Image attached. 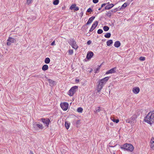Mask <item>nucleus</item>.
Returning <instances> with one entry per match:
<instances>
[{
  "instance_id": "obj_1",
  "label": "nucleus",
  "mask_w": 154,
  "mask_h": 154,
  "mask_svg": "<svg viewBox=\"0 0 154 154\" xmlns=\"http://www.w3.org/2000/svg\"><path fill=\"white\" fill-rule=\"evenodd\" d=\"M145 122L150 125L153 123L154 121V111H151L144 118Z\"/></svg>"
},
{
  "instance_id": "obj_2",
  "label": "nucleus",
  "mask_w": 154,
  "mask_h": 154,
  "mask_svg": "<svg viewBox=\"0 0 154 154\" xmlns=\"http://www.w3.org/2000/svg\"><path fill=\"white\" fill-rule=\"evenodd\" d=\"M110 77H106L102 79L101 80H99L97 82V91L98 92H100L103 88L104 85L105 84L106 82H107Z\"/></svg>"
},
{
  "instance_id": "obj_3",
  "label": "nucleus",
  "mask_w": 154,
  "mask_h": 154,
  "mask_svg": "<svg viewBox=\"0 0 154 154\" xmlns=\"http://www.w3.org/2000/svg\"><path fill=\"white\" fill-rule=\"evenodd\" d=\"M120 148L124 150L132 152L134 150V147L132 144L129 143H125L122 146H121Z\"/></svg>"
},
{
  "instance_id": "obj_4",
  "label": "nucleus",
  "mask_w": 154,
  "mask_h": 154,
  "mask_svg": "<svg viewBox=\"0 0 154 154\" xmlns=\"http://www.w3.org/2000/svg\"><path fill=\"white\" fill-rule=\"evenodd\" d=\"M68 42L72 47L75 49H77L79 47L75 40L73 38H71L69 39Z\"/></svg>"
},
{
  "instance_id": "obj_5",
  "label": "nucleus",
  "mask_w": 154,
  "mask_h": 154,
  "mask_svg": "<svg viewBox=\"0 0 154 154\" xmlns=\"http://www.w3.org/2000/svg\"><path fill=\"white\" fill-rule=\"evenodd\" d=\"M78 88V86H76L72 87L69 91L68 95L70 96H72L74 93L77 91Z\"/></svg>"
},
{
  "instance_id": "obj_6",
  "label": "nucleus",
  "mask_w": 154,
  "mask_h": 154,
  "mask_svg": "<svg viewBox=\"0 0 154 154\" xmlns=\"http://www.w3.org/2000/svg\"><path fill=\"white\" fill-rule=\"evenodd\" d=\"M33 127L34 129L36 130L42 129L44 127L41 124H38L36 122L35 123L33 124Z\"/></svg>"
},
{
  "instance_id": "obj_7",
  "label": "nucleus",
  "mask_w": 154,
  "mask_h": 154,
  "mask_svg": "<svg viewBox=\"0 0 154 154\" xmlns=\"http://www.w3.org/2000/svg\"><path fill=\"white\" fill-rule=\"evenodd\" d=\"M41 121H42L43 123L45 125V126L47 127H49V125L50 123L51 122L50 120L48 118H42L41 119Z\"/></svg>"
},
{
  "instance_id": "obj_8",
  "label": "nucleus",
  "mask_w": 154,
  "mask_h": 154,
  "mask_svg": "<svg viewBox=\"0 0 154 154\" xmlns=\"http://www.w3.org/2000/svg\"><path fill=\"white\" fill-rule=\"evenodd\" d=\"M136 115H134L130 118L126 120V122L131 124L134 123L136 122Z\"/></svg>"
},
{
  "instance_id": "obj_9",
  "label": "nucleus",
  "mask_w": 154,
  "mask_h": 154,
  "mask_svg": "<svg viewBox=\"0 0 154 154\" xmlns=\"http://www.w3.org/2000/svg\"><path fill=\"white\" fill-rule=\"evenodd\" d=\"M60 106L64 111H66L68 108L69 104L67 102H63L60 104Z\"/></svg>"
},
{
  "instance_id": "obj_10",
  "label": "nucleus",
  "mask_w": 154,
  "mask_h": 154,
  "mask_svg": "<svg viewBox=\"0 0 154 154\" xmlns=\"http://www.w3.org/2000/svg\"><path fill=\"white\" fill-rule=\"evenodd\" d=\"M98 24V22L97 21H95L94 23L92 25V26L91 28L89 31H92L96 27Z\"/></svg>"
},
{
  "instance_id": "obj_11",
  "label": "nucleus",
  "mask_w": 154,
  "mask_h": 154,
  "mask_svg": "<svg viewBox=\"0 0 154 154\" xmlns=\"http://www.w3.org/2000/svg\"><path fill=\"white\" fill-rule=\"evenodd\" d=\"M95 18V17L94 16H92L90 18L87 23L85 24L83 26V27H85L87 25H88L91 24L94 19Z\"/></svg>"
},
{
  "instance_id": "obj_12",
  "label": "nucleus",
  "mask_w": 154,
  "mask_h": 154,
  "mask_svg": "<svg viewBox=\"0 0 154 154\" xmlns=\"http://www.w3.org/2000/svg\"><path fill=\"white\" fill-rule=\"evenodd\" d=\"M108 4L105 7V10H109L112 8L114 6V5L113 4H109V2L107 3Z\"/></svg>"
},
{
  "instance_id": "obj_13",
  "label": "nucleus",
  "mask_w": 154,
  "mask_h": 154,
  "mask_svg": "<svg viewBox=\"0 0 154 154\" xmlns=\"http://www.w3.org/2000/svg\"><path fill=\"white\" fill-rule=\"evenodd\" d=\"M94 53L92 52H88L87 54L86 58L88 60H89L92 57Z\"/></svg>"
},
{
  "instance_id": "obj_14",
  "label": "nucleus",
  "mask_w": 154,
  "mask_h": 154,
  "mask_svg": "<svg viewBox=\"0 0 154 154\" xmlns=\"http://www.w3.org/2000/svg\"><path fill=\"white\" fill-rule=\"evenodd\" d=\"M116 67H114L112 68L108 71H107L106 73V74H108L109 73H114L116 72Z\"/></svg>"
},
{
  "instance_id": "obj_15",
  "label": "nucleus",
  "mask_w": 154,
  "mask_h": 154,
  "mask_svg": "<svg viewBox=\"0 0 154 154\" xmlns=\"http://www.w3.org/2000/svg\"><path fill=\"white\" fill-rule=\"evenodd\" d=\"M140 90V88L139 87H135L133 88L132 91L134 93L137 94L139 93Z\"/></svg>"
},
{
  "instance_id": "obj_16",
  "label": "nucleus",
  "mask_w": 154,
  "mask_h": 154,
  "mask_svg": "<svg viewBox=\"0 0 154 154\" xmlns=\"http://www.w3.org/2000/svg\"><path fill=\"white\" fill-rule=\"evenodd\" d=\"M48 81L49 83V85L50 86H53L55 85V82L51 79H48Z\"/></svg>"
},
{
  "instance_id": "obj_17",
  "label": "nucleus",
  "mask_w": 154,
  "mask_h": 154,
  "mask_svg": "<svg viewBox=\"0 0 154 154\" xmlns=\"http://www.w3.org/2000/svg\"><path fill=\"white\" fill-rule=\"evenodd\" d=\"M129 5V3L125 2V3L122 6V7L119 8V10H121L122 9H124L125 8L127 5Z\"/></svg>"
},
{
  "instance_id": "obj_18",
  "label": "nucleus",
  "mask_w": 154,
  "mask_h": 154,
  "mask_svg": "<svg viewBox=\"0 0 154 154\" xmlns=\"http://www.w3.org/2000/svg\"><path fill=\"white\" fill-rule=\"evenodd\" d=\"M7 41L8 42H10L11 43H15L16 42V40L15 39L12 38L11 37H9L8 38L7 40Z\"/></svg>"
},
{
  "instance_id": "obj_19",
  "label": "nucleus",
  "mask_w": 154,
  "mask_h": 154,
  "mask_svg": "<svg viewBox=\"0 0 154 154\" xmlns=\"http://www.w3.org/2000/svg\"><path fill=\"white\" fill-rule=\"evenodd\" d=\"M121 45V43L119 41H117L115 42L114 44V46L115 47L119 48Z\"/></svg>"
},
{
  "instance_id": "obj_20",
  "label": "nucleus",
  "mask_w": 154,
  "mask_h": 154,
  "mask_svg": "<svg viewBox=\"0 0 154 154\" xmlns=\"http://www.w3.org/2000/svg\"><path fill=\"white\" fill-rule=\"evenodd\" d=\"M48 68V66L46 64H45L42 67V69L44 71L47 70Z\"/></svg>"
},
{
  "instance_id": "obj_21",
  "label": "nucleus",
  "mask_w": 154,
  "mask_h": 154,
  "mask_svg": "<svg viewBox=\"0 0 154 154\" xmlns=\"http://www.w3.org/2000/svg\"><path fill=\"white\" fill-rule=\"evenodd\" d=\"M106 15L109 18H110L112 15V12L111 11V10L108 12L106 11Z\"/></svg>"
},
{
  "instance_id": "obj_22",
  "label": "nucleus",
  "mask_w": 154,
  "mask_h": 154,
  "mask_svg": "<svg viewBox=\"0 0 154 154\" xmlns=\"http://www.w3.org/2000/svg\"><path fill=\"white\" fill-rule=\"evenodd\" d=\"M70 123H69L67 121L65 122V127L67 129H68L70 126Z\"/></svg>"
},
{
  "instance_id": "obj_23",
  "label": "nucleus",
  "mask_w": 154,
  "mask_h": 154,
  "mask_svg": "<svg viewBox=\"0 0 154 154\" xmlns=\"http://www.w3.org/2000/svg\"><path fill=\"white\" fill-rule=\"evenodd\" d=\"M113 43L112 40L111 39L108 40L106 42V45L108 46H110Z\"/></svg>"
},
{
  "instance_id": "obj_24",
  "label": "nucleus",
  "mask_w": 154,
  "mask_h": 154,
  "mask_svg": "<svg viewBox=\"0 0 154 154\" xmlns=\"http://www.w3.org/2000/svg\"><path fill=\"white\" fill-rule=\"evenodd\" d=\"M50 61V59L49 58H46L45 60V62L46 64L49 63Z\"/></svg>"
},
{
  "instance_id": "obj_25",
  "label": "nucleus",
  "mask_w": 154,
  "mask_h": 154,
  "mask_svg": "<svg viewBox=\"0 0 154 154\" xmlns=\"http://www.w3.org/2000/svg\"><path fill=\"white\" fill-rule=\"evenodd\" d=\"M119 10V7L118 8H116L114 9H112V10H111V12H112L115 13V12H116L118 11H120V10Z\"/></svg>"
},
{
  "instance_id": "obj_26",
  "label": "nucleus",
  "mask_w": 154,
  "mask_h": 154,
  "mask_svg": "<svg viewBox=\"0 0 154 154\" xmlns=\"http://www.w3.org/2000/svg\"><path fill=\"white\" fill-rule=\"evenodd\" d=\"M111 36V34L110 32L106 33L104 35V37L106 38H109Z\"/></svg>"
},
{
  "instance_id": "obj_27",
  "label": "nucleus",
  "mask_w": 154,
  "mask_h": 154,
  "mask_svg": "<svg viewBox=\"0 0 154 154\" xmlns=\"http://www.w3.org/2000/svg\"><path fill=\"white\" fill-rule=\"evenodd\" d=\"M103 29L105 31H107L109 29V28L107 26H104L103 27Z\"/></svg>"
},
{
  "instance_id": "obj_28",
  "label": "nucleus",
  "mask_w": 154,
  "mask_h": 154,
  "mask_svg": "<svg viewBox=\"0 0 154 154\" xmlns=\"http://www.w3.org/2000/svg\"><path fill=\"white\" fill-rule=\"evenodd\" d=\"M101 111L100 107H98L95 109V113H98Z\"/></svg>"
},
{
  "instance_id": "obj_29",
  "label": "nucleus",
  "mask_w": 154,
  "mask_h": 154,
  "mask_svg": "<svg viewBox=\"0 0 154 154\" xmlns=\"http://www.w3.org/2000/svg\"><path fill=\"white\" fill-rule=\"evenodd\" d=\"M59 3V0H54L53 2V4L54 5H57Z\"/></svg>"
},
{
  "instance_id": "obj_30",
  "label": "nucleus",
  "mask_w": 154,
  "mask_h": 154,
  "mask_svg": "<svg viewBox=\"0 0 154 154\" xmlns=\"http://www.w3.org/2000/svg\"><path fill=\"white\" fill-rule=\"evenodd\" d=\"M77 111L79 112L82 113L83 111V109L81 107H79L77 109Z\"/></svg>"
},
{
  "instance_id": "obj_31",
  "label": "nucleus",
  "mask_w": 154,
  "mask_h": 154,
  "mask_svg": "<svg viewBox=\"0 0 154 154\" xmlns=\"http://www.w3.org/2000/svg\"><path fill=\"white\" fill-rule=\"evenodd\" d=\"M111 120L114 122H115L116 123H118L119 122V119H116L114 118H112V119H111Z\"/></svg>"
},
{
  "instance_id": "obj_32",
  "label": "nucleus",
  "mask_w": 154,
  "mask_h": 154,
  "mask_svg": "<svg viewBox=\"0 0 154 154\" xmlns=\"http://www.w3.org/2000/svg\"><path fill=\"white\" fill-rule=\"evenodd\" d=\"M80 124V120H78L76 122V126L77 127H79V125Z\"/></svg>"
},
{
  "instance_id": "obj_33",
  "label": "nucleus",
  "mask_w": 154,
  "mask_h": 154,
  "mask_svg": "<svg viewBox=\"0 0 154 154\" xmlns=\"http://www.w3.org/2000/svg\"><path fill=\"white\" fill-rule=\"evenodd\" d=\"M103 32V30L101 29H99L97 31V33L98 34H101Z\"/></svg>"
},
{
  "instance_id": "obj_34",
  "label": "nucleus",
  "mask_w": 154,
  "mask_h": 154,
  "mask_svg": "<svg viewBox=\"0 0 154 154\" xmlns=\"http://www.w3.org/2000/svg\"><path fill=\"white\" fill-rule=\"evenodd\" d=\"M75 6H76L75 4H72L70 6V9L72 10V9H73V8H75Z\"/></svg>"
},
{
  "instance_id": "obj_35",
  "label": "nucleus",
  "mask_w": 154,
  "mask_h": 154,
  "mask_svg": "<svg viewBox=\"0 0 154 154\" xmlns=\"http://www.w3.org/2000/svg\"><path fill=\"white\" fill-rule=\"evenodd\" d=\"M145 58L144 57H140L139 58V60L141 61H144L145 60Z\"/></svg>"
},
{
  "instance_id": "obj_36",
  "label": "nucleus",
  "mask_w": 154,
  "mask_h": 154,
  "mask_svg": "<svg viewBox=\"0 0 154 154\" xmlns=\"http://www.w3.org/2000/svg\"><path fill=\"white\" fill-rule=\"evenodd\" d=\"M100 66H101V65L100 66H99L97 68V69H96V71H95V72L96 73H97V72L100 69Z\"/></svg>"
},
{
  "instance_id": "obj_37",
  "label": "nucleus",
  "mask_w": 154,
  "mask_h": 154,
  "mask_svg": "<svg viewBox=\"0 0 154 154\" xmlns=\"http://www.w3.org/2000/svg\"><path fill=\"white\" fill-rule=\"evenodd\" d=\"M93 10L91 8H88L87 10V12L89 13H91V12H92Z\"/></svg>"
},
{
  "instance_id": "obj_38",
  "label": "nucleus",
  "mask_w": 154,
  "mask_h": 154,
  "mask_svg": "<svg viewBox=\"0 0 154 154\" xmlns=\"http://www.w3.org/2000/svg\"><path fill=\"white\" fill-rule=\"evenodd\" d=\"M69 53L70 55L72 54L73 53V51L72 50H70L69 51Z\"/></svg>"
},
{
  "instance_id": "obj_39",
  "label": "nucleus",
  "mask_w": 154,
  "mask_h": 154,
  "mask_svg": "<svg viewBox=\"0 0 154 154\" xmlns=\"http://www.w3.org/2000/svg\"><path fill=\"white\" fill-rule=\"evenodd\" d=\"M32 0H27V3L28 5H29L32 3Z\"/></svg>"
},
{
  "instance_id": "obj_40",
  "label": "nucleus",
  "mask_w": 154,
  "mask_h": 154,
  "mask_svg": "<svg viewBox=\"0 0 154 154\" xmlns=\"http://www.w3.org/2000/svg\"><path fill=\"white\" fill-rule=\"evenodd\" d=\"M93 2L94 3L96 4L98 2V0H93Z\"/></svg>"
},
{
  "instance_id": "obj_41",
  "label": "nucleus",
  "mask_w": 154,
  "mask_h": 154,
  "mask_svg": "<svg viewBox=\"0 0 154 154\" xmlns=\"http://www.w3.org/2000/svg\"><path fill=\"white\" fill-rule=\"evenodd\" d=\"M79 10V8L78 7H75L74 8V10L75 11H78Z\"/></svg>"
},
{
  "instance_id": "obj_42",
  "label": "nucleus",
  "mask_w": 154,
  "mask_h": 154,
  "mask_svg": "<svg viewBox=\"0 0 154 154\" xmlns=\"http://www.w3.org/2000/svg\"><path fill=\"white\" fill-rule=\"evenodd\" d=\"M91 43V42L90 40L88 41L87 42V44L90 45Z\"/></svg>"
},
{
  "instance_id": "obj_43",
  "label": "nucleus",
  "mask_w": 154,
  "mask_h": 154,
  "mask_svg": "<svg viewBox=\"0 0 154 154\" xmlns=\"http://www.w3.org/2000/svg\"><path fill=\"white\" fill-rule=\"evenodd\" d=\"M51 46H53V45H55V41H54L51 44Z\"/></svg>"
},
{
  "instance_id": "obj_44",
  "label": "nucleus",
  "mask_w": 154,
  "mask_h": 154,
  "mask_svg": "<svg viewBox=\"0 0 154 154\" xmlns=\"http://www.w3.org/2000/svg\"><path fill=\"white\" fill-rule=\"evenodd\" d=\"M7 44L8 45L10 46V45H11V43L10 42H7Z\"/></svg>"
},
{
  "instance_id": "obj_45",
  "label": "nucleus",
  "mask_w": 154,
  "mask_h": 154,
  "mask_svg": "<svg viewBox=\"0 0 154 154\" xmlns=\"http://www.w3.org/2000/svg\"><path fill=\"white\" fill-rule=\"evenodd\" d=\"M117 145V144L115 145L114 146H113L112 145H109V147H115V146H116Z\"/></svg>"
},
{
  "instance_id": "obj_46",
  "label": "nucleus",
  "mask_w": 154,
  "mask_h": 154,
  "mask_svg": "<svg viewBox=\"0 0 154 154\" xmlns=\"http://www.w3.org/2000/svg\"><path fill=\"white\" fill-rule=\"evenodd\" d=\"M76 121L75 120H74L73 121H72V123L73 125H74V124H75V123H76Z\"/></svg>"
},
{
  "instance_id": "obj_47",
  "label": "nucleus",
  "mask_w": 154,
  "mask_h": 154,
  "mask_svg": "<svg viewBox=\"0 0 154 154\" xmlns=\"http://www.w3.org/2000/svg\"><path fill=\"white\" fill-rule=\"evenodd\" d=\"M40 75H34V77L36 78H38L39 77Z\"/></svg>"
},
{
  "instance_id": "obj_48",
  "label": "nucleus",
  "mask_w": 154,
  "mask_h": 154,
  "mask_svg": "<svg viewBox=\"0 0 154 154\" xmlns=\"http://www.w3.org/2000/svg\"><path fill=\"white\" fill-rule=\"evenodd\" d=\"M107 4V3H104L101 6V8H102L103 6H105Z\"/></svg>"
},
{
  "instance_id": "obj_49",
  "label": "nucleus",
  "mask_w": 154,
  "mask_h": 154,
  "mask_svg": "<svg viewBox=\"0 0 154 154\" xmlns=\"http://www.w3.org/2000/svg\"><path fill=\"white\" fill-rule=\"evenodd\" d=\"M154 146V144H153V143H152V144L150 146V147L151 148H152Z\"/></svg>"
},
{
  "instance_id": "obj_50",
  "label": "nucleus",
  "mask_w": 154,
  "mask_h": 154,
  "mask_svg": "<svg viewBox=\"0 0 154 154\" xmlns=\"http://www.w3.org/2000/svg\"><path fill=\"white\" fill-rule=\"evenodd\" d=\"M113 122H111L110 123V125L111 126H113Z\"/></svg>"
},
{
  "instance_id": "obj_51",
  "label": "nucleus",
  "mask_w": 154,
  "mask_h": 154,
  "mask_svg": "<svg viewBox=\"0 0 154 154\" xmlns=\"http://www.w3.org/2000/svg\"><path fill=\"white\" fill-rule=\"evenodd\" d=\"M80 14L81 15V17H82L83 15V12H81L80 13Z\"/></svg>"
},
{
  "instance_id": "obj_52",
  "label": "nucleus",
  "mask_w": 154,
  "mask_h": 154,
  "mask_svg": "<svg viewBox=\"0 0 154 154\" xmlns=\"http://www.w3.org/2000/svg\"><path fill=\"white\" fill-rule=\"evenodd\" d=\"M75 81H76L77 82H79V79H78V80H77V79H76V80H75Z\"/></svg>"
},
{
  "instance_id": "obj_53",
  "label": "nucleus",
  "mask_w": 154,
  "mask_h": 154,
  "mask_svg": "<svg viewBox=\"0 0 154 154\" xmlns=\"http://www.w3.org/2000/svg\"><path fill=\"white\" fill-rule=\"evenodd\" d=\"M151 143H153V144H154V140H152V141H151Z\"/></svg>"
},
{
  "instance_id": "obj_54",
  "label": "nucleus",
  "mask_w": 154,
  "mask_h": 154,
  "mask_svg": "<svg viewBox=\"0 0 154 154\" xmlns=\"http://www.w3.org/2000/svg\"><path fill=\"white\" fill-rule=\"evenodd\" d=\"M109 144L110 145H112V142H111Z\"/></svg>"
},
{
  "instance_id": "obj_55",
  "label": "nucleus",
  "mask_w": 154,
  "mask_h": 154,
  "mask_svg": "<svg viewBox=\"0 0 154 154\" xmlns=\"http://www.w3.org/2000/svg\"><path fill=\"white\" fill-rule=\"evenodd\" d=\"M101 8H101V7L100 8H99L98 9V10H101Z\"/></svg>"
},
{
  "instance_id": "obj_56",
  "label": "nucleus",
  "mask_w": 154,
  "mask_h": 154,
  "mask_svg": "<svg viewBox=\"0 0 154 154\" xmlns=\"http://www.w3.org/2000/svg\"><path fill=\"white\" fill-rule=\"evenodd\" d=\"M30 153L31 154H34L33 152L32 151H30Z\"/></svg>"
},
{
  "instance_id": "obj_57",
  "label": "nucleus",
  "mask_w": 154,
  "mask_h": 154,
  "mask_svg": "<svg viewBox=\"0 0 154 154\" xmlns=\"http://www.w3.org/2000/svg\"><path fill=\"white\" fill-rule=\"evenodd\" d=\"M104 10H105V9H103L102 10V11H104Z\"/></svg>"
},
{
  "instance_id": "obj_58",
  "label": "nucleus",
  "mask_w": 154,
  "mask_h": 154,
  "mask_svg": "<svg viewBox=\"0 0 154 154\" xmlns=\"http://www.w3.org/2000/svg\"><path fill=\"white\" fill-rule=\"evenodd\" d=\"M88 35V36H90V34H89V35Z\"/></svg>"
}]
</instances>
